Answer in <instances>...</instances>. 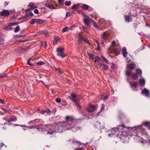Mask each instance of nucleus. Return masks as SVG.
Instances as JSON below:
<instances>
[{"mask_svg":"<svg viewBox=\"0 0 150 150\" xmlns=\"http://www.w3.org/2000/svg\"><path fill=\"white\" fill-rule=\"evenodd\" d=\"M48 131L47 134L52 135L53 133L59 132L61 129V127L59 124L58 123L54 122L52 124L48 125Z\"/></svg>","mask_w":150,"mask_h":150,"instance_id":"1","label":"nucleus"},{"mask_svg":"<svg viewBox=\"0 0 150 150\" xmlns=\"http://www.w3.org/2000/svg\"><path fill=\"white\" fill-rule=\"evenodd\" d=\"M65 120L66 121L69 120L71 121L72 122H69L68 124H67V127L69 126V127L71 128L73 127L76 125V120L73 119L72 117L67 116L65 118Z\"/></svg>","mask_w":150,"mask_h":150,"instance_id":"2","label":"nucleus"},{"mask_svg":"<svg viewBox=\"0 0 150 150\" xmlns=\"http://www.w3.org/2000/svg\"><path fill=\"white\" fill-rule=\"evenodd\" d=\"M77 96L76 95L75 93H71V96L69 98L72 102L74 103L76 105L78 106L79 108H81V106L78 103V100L77 99Z\"/></svg>","mask_w":150,"mask_h":150,"instance_id":"3","label":"nucleus"},{"mask_svg":"<svg viewBox=\"0 0 150 150\" xmlns=\"http://www.w3.org/2000/svg\"><path fill=\"white\" fill-rule=\"evenodd\" d=\"M42 125H35L36 127H35V128L37 129L39 131L40 130H41V131L44 132V131H46L47 132H47L48 131V125H45L43 127H41Z\"/></svg>","mask_w":150,"mask_h":150,"instance_id":"4","label":"nucleus"},{"mask_svg":"<svg viewBox=\"0 0 150 150\" xmlns=\"http://www.w3.org/2000/svg\"><path fill=\"white\" fill-rule=\"evenodd\" d=\"M115 128V130L116 132L118 131L120 132H121V134L122 133H124V132L127 130V127L125 125H119L118 127Z\"/></svg>","mask_w":150,"mask_h":150,"instance_id":"5","label":"nucleus"},{"mask_svg":"<svg viewBox=\"0 0 150 150\" xmlns=\"http://www.w3.org/2000/svg\"><path fill=\"white\" fill-rule=\"evenodd\" d=\"M70 143L74 145L77 146H80L81 145V143L79 141H77L75 138L70 139L69 140Z\"/></svg>","mask_w":150,"mask_h":150,"instance_id":"6","label":"nucleus"},{"mask_svg":"<svg viewBox=\"0 0 150 150\" xmlns=\"http://www.w3.org/2000/svg\"><path fill=\"white\" fill-rule=\"evenodd\" d=\"M86 109L90 112H93L96 110V107L94 105H90L89 107H87Z\"/></svg>","mask_w":150,"mask_h":150,"instance_id":"7","label":"nucleus"},{"mask_svg":"<svg viewBox=\"0 0 150 150\" xmlns=\"http://www.w3.org/2000/svg\"><path fill=\"white\" fill-rule=\"evenodd\" d=\"M10 13L9 11L4 9L1 12H0V14L1 16H9Z\"/></svg>","mask_w":150,"mask_h":150,"instance_id":"8","label":"nucleus"},{"mask_svg":"<svg viewBox=\"0 0 150 150\" xmlns=\"http://www.w3.org/2000/svg\"><path fill=\"white\" fill-rule=\"evenodd\" d=\"M92 20H91L89 17L86 16L85 18L83 20L84 23L87 26H88L89 24L91 22V21H92Z\"/></svg>","mask_w":150,"mask_h":150,"instance_id":"9","label":"nucleus"},{"mask_svg":"<svg viewBox=\"0 0 150 150\" xmlns=\"http://www.w3.org/2000/svg\"><path fill=\"white\" fill-rule=\"evenodd\" d=\"M71 121L69 120L68 121H63L62 122H59L58 123L59 124V125L61 127H67V124H68L69 122H71Z\"/></svg>","mask_w":150,"mask_h":150,"instance_id":"10","label":"nucleus"},{"mask_svg":"<svg viewBox=\"0 0 150 150\" xmlns=\"http://www.w3.org/2000/svg\"><path fill=\"white\" fill-rule=\"evenodd\" d=\"M142 93L144 94L145 96L148 98L150 97V94L149 91L147 90L146 88H144L142 91Z\"/></svg>","mask_w":150,"mask_h":150,"instance_id":"11","label":"nucleus"},{"mask_svg":"<svg viewBox=\"0 0 150 150\" xmlns=\"http://www.w3.org/2000/svg\"><path fill=\"white\" fill-rule=\"evenodd\" d=\"M135 64L134 63L127 64V70H133L135 67Z\"/></svg>","mask_w":150,"mask_h":150,"instance_id":"12","label":"nucleus"},{"mask_svg":"<svg viewBox=\"0 0 150 150\" xmlns=\"http://www.w3.org/2000/svg\"><path fill=\"white\" fill-rule=\"evenodd\" d=\"M109 34L107 33L104 32L103 34L102 38L105 40H107L108 38L109 37Z\"/></svg>","mask_w":150,"mask_h":150,"instance_id":"13","label":"nucleus"},{"mask_svg":"<svg viewBox=\"0 0 150 150\" xmlns=\"http://www.w3.org/2000/svg\"><path fill=\"white\" fill-rule=\"evenodd\" d=\"M113 51L116 55H117L120 54V50L119 48H113Z\"/></svg>","mask_w":150,"mask_h":150,"instance_id":"14","label":"nucleus"},{"mask_svg":"<svg viewBox=\"0 0 150 150\" xmlns=\"http://www.w3.org/2000/svg\"><path fill=\"white\" fill-rule=\"evenodd\" d=\"M130 84L131 86L134 87L135 88H137L139 85L137 81L134 82L132 83H130Z\"/></svg>","mask_w":150,"mask_h":150,"instance_id":"15","label":"nucleus"},{"mask_svg":"<svg viewBox=\"0 0 150 150\" xmlns=\"http://www.w3.org/2000/svg\"><path fill=\"white\" fill-rule=\"evenodd\" d=\"M125 18L126 20V21L128 22H129L130 21L132 22V18L131 17L129 16H125Z\"/></svg>","mask_w":150,"mask_h":150,"instance_id":"16","label":"nucleus"},{"mask_svg":"<svg viewBox=\"0 0 150 150\" xmlns=\"http://www.w3.org/2000/svg\"><path fill=\"white\" fill-rule=\"evenodd\" d=\"M42 114L45 115H47V114L50 115V111L49 109L47 110H43L42 111Z\"/></svg>","mask_w":150,"mask_h":150,"instance_id":"17","label":"nucleus"},{"mask_svg":"<svg viewBox=\"0 0 150 150\" xmlns=\"http://www.w3.org/2000/svg\"><path fill=\"white\" fill-rule=\"evenodd\" d=\"M40 120L39 119H36L34 120H33V121H30L29 122V123H32L33 122H35L34 124H37V123H39V122H40Z\"/></svg>","mask_w":150,"mask_h":150,"instance_id":"18","label":"nucleus"},{"mask_svg":"<svg viewBox=\"0 0 150 150\" xmlns=\"http://www.w3.org/2000/svg\"><path fill=\"white\" fill-rule=\"evenodd\" d=\"M45 6L46 7H47L48 8H50L51 9H54L56 8H55L54 7L53 5L52 4H46L45 5Z\"/></svg>","mask_w":150,"mask_h":150,"instance_id":"19","label":"nucleus"},{"mask_svg":"<svg viewBox=\"0 0 150 150\" xmlns=\"http://www.w3.org/2000/svg\"><path fill=\"white\" fill-rule=\"evenodd\" d=\"M92 23H93V26L95 27V28L98 30H99L100 28L97 25L96 23L93 20H92Z\"/></svg>","mask_w":150,"mask_h":150,"instance_id":"20","label":"nucleus"},{"mask_svg":"<svg viewBox=\"0 0 150 150\" xmlns=\"http://www.w3.org/2000/svg\"><path fill=\"white\" fill-rule=\"evenodd\" d=\"M56 51L58 53H61L64 51V48L60 47L57 48Z\"/></svg>","mask_w":150,"mask_h":150,"instance_id":"21","label":"nucleus"},{"mask_svg":"<svg viewBox=\"0 0 150 150\" xmlns=\"http://www.w3.org/2000/svg\"><path fill=\"white\" fill-rule=\"evenodd\" d=\"M57 55L58 56H59L60 57H61L62 58H64V57H65L67 56V55L66 54H65L64 53H57Z\"/></svg>","mask_w":150,"mask_h":150,"instance_id":"22","label":"nucleus"},{"mask_svg":"<svg viewBox=\"0 0 150 150\" xmlns=\"http://www.w3.org/2000/svg\"><path fill=\"white\" fill-rule=\"evenodd\" d=\"M100 67H102L103 69L104 70H107L108 68V66L104 64H101Z\"/></svg>","mask_w":150,"mask_h":150,"instance_id":"23","label":"nucleus"},{"mask_svg":"<svg viewBox=\"0 0 150 150\" xmlns=\"http://www.w3.org/2000/svg\"><path fill=\"white\" fill-rule=\"evenodd\" d=\"M139 83L141 86H142L145 85V81L144 79H140L139 80Z\"/></svg>","mask_w":150,"mask_h":150,"instance_id":"24","label":"nucleus"},{"mask_svg":"<svg viewBox=\"0 0 150 150\" xmlns=\"http://www.w3.org/2000/svg\"><path fill=\"white\" fill-rule=\"evenodd\" d=\"M81 8L83 10H87L89 8V6L86 4H83L81 6Z\"/></svg>","mask_w":150,"mask_h":150,"instance_id":"25","label":"nucleus"},{"mask_svg":"<svg viewBox=\"0 0 150 150\" xmlns=\"http://www.w3.org/2000/svg\"><path fill=\"white\" fill-rule=\"evenodd\" d=\"M136 71L137 74L139 75L140 76H142V71L141 70L137 69L136 70Z\"/></svg>","mask_w":150,"mask_h":150,"instance_id":"26","label":"nucleus"},{"mask_svg":"<svg viewBox=\"0 0 150 150\" xmlns=\"http://www.w3.org/2000/svg\"><path fill=\"white\" fill-rule=\"evenodd\" d=\"M36 23L42 24L44 23V21L40 19H36Z\"/></svg>","mask_w":150,"mask_h":150,"instance_id":"27","label":"nucleus"},{"mask_svg":"<svg viewBox=\"0 0 150 150\" xmlns=\"http://www.w3.org/2000/svg\"><path fill=\"white\" fill-rule=\"evenodd\" d=\"M29 6L32 8L33 9L36 7V6H35L34 3L33 2L30 3L29 4Z\"/></svg>","mask_w":150,"mask_h":150,"instance_id":"28","label":"nucleus"},{"mask_svg":"<svg viewBox=\"0 0 150 150\" xmlns=\"http://www.w3.org/2000/svg\"><path fill=\"white\" fill-rule=\"evenodd\" d=\"M79 4H74L72 6L71 8L72 9H76L79 7Z\"/></svg>","mask_w":150,"mask_h":150,"instance_id":"29","label":"nucleus"},{"mask_svg":"<svg viewBox=\"0 0 150 150\" xmlns=\"http://www.w3.org/2000/svg\"><path fill=\"white\" fill-rule=\"evenodd\" d=\"M17 120V118L15 117L14 118H11L10 120H9L7 121V122L8 123H9V124L10 125L11 124L10 123V122L11 121L15 122Z\"/></svg>","mask_w":150,"mask_h":150,"instance_id":"30","label":"nucleus"},{"mask_svg":"<svg viewBox=\"0 0 150 150\" xmlns=\"http://www.w3.org/2000/svg\"><path fill=\"white\" fill-rule=\"evenodd\" d=\"M132 77L134 79L136 80L138 78V76L136 74H133L132 75Z\"/></svg>","mask_w":150,"mask_h":150,"instance_id":"31","label":"nucleus"},{"mask_svg":"<svg viewBox=\"0 0 150 150\" xmlns=\"http://www.w3.org/2000/svg\"><path fill=\"white\" fill-rule=\"evenodd\" d=\"M33 14L31 12H26L25 13V15L27 17H28L30 16H33Z\"/></svg>","mask_w":150,"mask_h":150,"instance_id":"32","label":"nucleus"},{"mask_svg":"<svg viewBox=\"0 0 150 150\" xmlns=\"http://www.w3.org/2000/svg\"><path fill=\"white\" fill-rule=\"evenodd\" d=\"M11 26L9 23V25L8 26H6L5 27L4 29L6 30H11L12 28Z\"/></svg>","mask_w":150,"mask_h":150,"instance_id":"33","label":"nucleus"},{"mask_svg":"<svg viewBox=\"0 0 150 150\" xmlns=\"http://www.w3.org/2000/svg\"><path fill=\"white\" fill-rule=\"evenodd\" d=\"M87 54L89 56L90 58H91V59L93 60L94 59V57L93 54L88 52L87 53Z\"/></svg>","mask_w":150,"mask_h":150,"instance_id":"34","label":"nucleus"},{"mask_svg":"<svg viewBox=\"0 0 150 150\" xmlns=\"http://www.w3.org/2000/svg\"><path fill=\"white\" fill-rule=\"evenodd\" d=\"M101 58L106 63L108 64L109 63V62L108 60L105 58L104 56H102Z\"/></svg>","mask_w":150,"mask_h":150,"instance_id":"35","label":"nucleus"},{"mask_svg":"<svg viewBox=\"0 0 150 150\" xmlns=\"http://www.w3.org/2000/svg\"><path fill=\"white\" fill-rule=\"evenodd\" d=\"M36 19H32L31 21H29V23L31 24H33L35 23H36Z\"/></svg>","mask_w":150,"mask_h":150,"instance_id":"36","label":"nucleus"},{"mask_svg":"<svg viewBox=\"0 0 150 150\" xmlns=\"http://www.w3.org/2000/svg\"><path fill=\"white\" fill-rule=\"evenodd\" d=\"M59 38L58 37H56L54 39L53 41V43H54L55 44H57L58 42V40H59Z\"/></svg>","mask_w":150,"mask_h":150,"instance_id":"37","label":"nucleus"},{"mask_svg":"<svg viewBox=\"0 0 150 150\" xmlns=\"http://www.w3.org/2000/svg\"><path fill=\"white\" fill-rule=\"evenodd\" d=\"M69 30V28L67 27H65L62 29V32L64 33L67 31Z\"/></svg>","mask_w":150,"mask_h":150,"instance_id":"38","label":"nucleus"},{"mask_svg":"<svg viewBox=\"0 0 150 150\" xmlns=\"http://www.w3.org/2000/svg\"><path fill=\"white\" fill-rule=\"evenodd\" d=\"M108 97V96L107 95H102L101 97V99H103L104 100H106Z\"/></svg>","mask_w":150,"mask_h":150,"instance_id":"39","label":"nucleus"},{"mask_svg":"<svg viewBox=\"0 0 150 150\" xmlns=\"http://www.w3.org/2000/svg\"><path fill=\"white\" fill-rule=\"evenodd\" d=\"M71 2L70 1H66L65 2V5L67 6H69L71 5Z\"/></svg>","mask_w":150,"mask_h":150,"instance_id":"40","label":"nucleus"},{"mask_svg":"<svg viewBox=\"0 0 150 150\" xmlns=\"http://www.w3.org/2000/svg\"><path fill=\"white\" fill-rule=\"evenodd\" d=\"M49 33H48V32L46 30H45L43 31V34H44V35L46 37H48L49 35Z\"/></svg>","mask_w":150,"mask_h":150,"instance_id":"41","label":"nucleus"},{"mask_svg":"<svg viewBox=\"0 0 150 150\" xmlns=\"http://www.w3.org/2000/svg\"><path fill=\"white\" fill-rule=\"evenodd\" d=\"M20 27L19 26H17L16 28H15L14 32L15 33H16L19 31V30H20Z\"/></svg>","mask_w":150,"mask_h":150,"instance_id":"42","label":"nucleus"},{"mask_svg":"<svg viewBox=\"0 0 150 150\" xmlns=\"http://www.w3.org/2000/svg\"><path fill=\"white\" fill-rule=\"evenodd\" d=\"M131 72L129 71H127L125 72V75L127 76H129L130 75Z\"/></svg>","mask_w":150,"mask_h":150,"instance_id":"43","label":"nucleus"},{"mask_svg":"<svg viewBox=\"0 0 150 150\" xmlns=\"http://www.w3.org/2000/svg\"><path fill=\"white\" fill-rule=\"evenodd\" d=\"M41 45L42 46H44V47H45L47 45V41H45L44 42H43L41 43Z\"/></svg>","mask_w":150,"mask_h":150,"instance_id":"44","label":"nucleus"},{"mask_svg":"<svg viewBox=\"0 0 150 150\" xmlns=\"http://www.w3.org/2000/svg\"><path fill=\"white\" fill-rule=\"evenodd\" d=\"M79 40L81 41H82V40H84L83 36L81 35V33H80L79 34Z\"/></svg>","mask_w":150,"mask_h":150,"instance_id":"45","label":"nucleus"},{"mask_svg":"<svg viewBox=\"0 0 150 150\" xmlns=\"http://www.w3.org/2000/svg\"><path fill=\"white\" fill-rule=\"evenodd\" d=\"M32 59L31 58H30L29 59L28 62H27V63L28 64V65H29L30 66H33V64H30V62H29V61H30Z\"/></svg>","mask_w":150,"mask_h":150,"instance_id":"46","label":"nucleus"},{"mask_svg":"<svg viewBox=\"0 0 150 150\" xmlns=\"http://www.w3.org/2000/svg\"><path fill=\"white\" fill-rule=\"evenodd\" d=\"M44 64H45L42 61H39L37 63V64L39 65H42Z\"/></svg>","mask_w":150,"mask_h":150,"instance_id":"47","label":"nucleus"},{"mask_svg":"<svg viewBox=\"0 0 150 150\" xmlns=\"http://www.w3.org/2000/svg\"><path fill=\"white\" fill-rule=\"evenodd\" d=\"M29 129H33V128H35V127H36V126H35V125H32V126H27V127Z\"/></svg>","mask_w":150,"mask_h":150,"instance_id":"48","label":"nucleus"},{"mask_svg":"<svg viewBox=\"0 0 150 150\" xmlns=\"http://www.w3.org/2000/svg\"><path fill=\"white\" fill-rule=\"evenodd\" d=\"M10 24L11 25V26H14L15 25H17L18 24V23H17V22H14L12 23H10Z\"/></svg>","mask_w":150,"mask_h":150,"instance_id":"49","label":"nucleus"},{"mask_svg":"<svg viewBox=\"0 0 150 150\" xmlns=\"http://www.w3.org/2000/svg\"><path fill=\"white\" fill-rule=\"evenodd\" d=\"M122 55L124 57H126L127 55V52H123Z\"/></svg>","mask_w":150,"mask_h":150,"instance_id":"50","label":"nucleus"},{"mask_svg":"<svg viewBox=\"0 0 150 150\" xmlns=\"http://www.w3.org/2000/svg\"><path fill=\"white\" fill-rule=\"evenodd\" d=\"M96 41V42L97 44V45H98V46H97V49L98 50H99L100 49V45L99 44V43H98V42L97 41Z\"/></svg>","mask_w":150,"mask_h":150,"instance_id":"51","label":"nucleus"},{"mask_svg":"<svg viewBox=\"0 0 150 150\" xmlns=\"http://www.w3.org/2000/svg\"><path fill=\"white\" fill-rule=\"evenodd\" d=\"M149 123L148 122H146L144 123V125L146 126L147 127H149Z\"/></svg>","mask_w":150,"mask_h":150,"instance_id":"52","label":"nucleus"},{"mask_svg":"<svg viewBox=\"0 0 150 150\" xmlns=\"http://www.w3.org/2000/svg\"><path fill=\"white\" fill-rule=\"evenodd\" d=\"M55 101L58 103H60L61 102V100L59 98H57L55 100Z\"/></svg>","mask_w":150,"mask_h":150,"instance_id":"53","label":"nucleus"},{"mask_svg":"<svg viewBox=\"0 0 150 150\" xmlns=\"http://www.w3.org/2000/svg\"><path fill=\"white\" fill-rule=\"evenodd\" d=\"M112 46H116V42L114 40L112 42Z\"/></svg>","mask_w":150,"mask_h":150,"instance_id":"54","label":"nucleus"},{"mask_svg":"<svg viewBox=\"0 0 150 150\" xmlns=\"http://www.w3.org/2000/svg\"><path fill=\"white\" fill-rule=\"evenodd\" d=\"M5 76H6L4 75V74H0V79L4 78Z\"/></svg>","mask_w":150,"mask_h":150,"instance_id":"55","label":"nucleus"},{"mask_svg":"<svg viewBox=\"0 0 150 150\" xmlns=\"http://www.w3.org/2000/svg\"><path fill=\"white\" fill-rule=\"evenodd\" d=\"M134 28V29H136L137 28V23H134L133 24Z\"/></svg>","mask_w":150,"mask_h":150,"instance_id":"56","label":"nucleus"},{"mask_svg":"<svg viewBox=\"0 0 150 150\" xmlns=\"http://www.w3.org/2000/svg\"><path fill=\"white\" fill-rule=\"evenodd\" d=\"M58 2L60 4H63L64 0H58Z\"/></svg>","mask_w":150,"mask_h":150,"instance_id":"57","label":"nucleus"},{"mask_svg":"<svg viewBox=\"0 0 150 150\" xmlns=\"http://www.w3.org/2000/svg\"><path fill=\"white\" fill-rule=\"evenodd\" d=\"M95 59L96 60H95V62H96V61H99L100 59V58L98 57H96L95 58Z\"/></svg>","mask_w":150,"mask_h":150,"instance_id":"58","label":"nucleus"},{"mask_svg":"<svg viewBox=\"0 0 150 150\" xmlns=\"http://www.w3.org/2000/svg\"><path fill=\"white\" fill-rule=\"evenodd\" d=\"M1 109L3 110L5 112L8 113L9 112V111L7 110L6 109H4L3 108H1Z\"/></svg>","mask_w":150,"mask_h":150,"instance_id":"59","label":"nucleus"},{"mask_svg":"<svg viewBox=\"0 0 150 150\" xmlns=\"http://www.w3.org/2000/svg\"><path fill=\"white\" fill-rule=\"evenodd\" d=\"M34 13L36 14H38V11L37 9H35L34 10Z\"/></svg>","mask_w":150,"mask_h":150,"instance_id":"60","label":"nucleus"},{"mask_svg":"<svg viewBox=\"0 0 150 150\" xmlns=\"http://www.w3.org/2000/svg\"><path fill=\"white\" fill-rule=\"evenodd\" d=\"M59 73H60L61 74H62L64 72L60 68L59 69Z\"/></svg>","mask_w":150,"mask_h":150,"instance_id":"61","label":"nucleus"},{"mask_svg":"<svg viewBox=\"0 0 150 150\" xmlns=\"http://www.w3.org/2000/svg\"><path fill=\"white\" fill-rule=\"evenodd\" d=\"M127 52V49L125 47H124L123 48L122 52Z\"/></svg>","mask_w":150,"mask_h":150,"instance_id":"62","label":"nucleus"},{"mask_svg":"<svg viewBox=\"0 0 150 150\" xmlns=\"http://www.w3.org/2000/svg\"><path fill=\"white\" fill-rule=\"evenodd\" d=\"M85 42L89 44V40H86L85 39L83 40Z\"/></svg>","mask_w":150,"mask_h":150,"instance_id":"63","label":"nucleus"},{"mask_svg":"<svg viewBox=\"0 0 150 150\" xmlns=\"http://www.w3.org/2000/svg\"><path fill=\"white\" fill-rule=\"evenodd\" d=\"M0 103L3 104L4 103V101L2 99H0Z\"/></svg>","mask_w":150,"mask_h":150,"instance_id":"64","label":"nucleus"}]
</instances>
